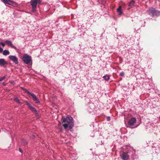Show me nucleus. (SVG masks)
Here are the masks:
<instances>
[{
    "mask_svg": "<svg viewBox=\"0 0 160 160\" xmlns=\"http://www.w3.org/2000/svg\"><path fill=\"white\" fill-rule=\"evenodd\" d=\"M15 101L16 102H17L18 103L21 104L20 102L19 99L18 98H16L15 99Z\"/></svg>",
    "mask_w": 160,
    "mask_h": 160,
    "instance_id": "a211bd4d",
    "label": "nucleus"
},
{
    "mask_svg": "<svg viewBox=\"0 0 160 160\" xmlns=\"http://www.w3.org/2000/svg\"><path fill=\"white\" fill-rule=\"evenodd\" d=\"M124 73L123 72H121L120 73V76L121 77H123L124 76Z\"/></svg>",
    "mask_w": 160,
    "mask_h": 160,
    "instance_id": "aec40b11",
    "label": "nucleus"
},
{
    "mask_svg": "<svg viewBox=\"0 0 160 160\" xmlns=\"http://www.w3.org/2000/svg\"><path fill=\"white\" fill-rule=\"evenodd\" d=\"M5 43L6 45H7L8 46L12 48L15 49H16V48L14 46L12 42L11 41L7 40L5 41Z\"/></svg>",
    "mask_w": 160,
    "mask_h": 160,
    "instance_id": "1a4fd4ad",
    "label": "nucleus"
},
{
    "mask_svg": "<svg viewBox=\"0 0 160 160\" xmlns=\"http://www.w3.org/2000/svg\"><path fill=\"white\" fill-rule=\"evenodd\" d=\"M5 44H5V43H3L2 42H0V45H2L3 47L5 46Z\"/></svg>",
    "mask_w": 160,
    "mask_h": 160,
    "instance_id": "4be33fe9",
    "label": "nucleus"
},
{
    "mask_svg": "<svg viewBox=\"0 0 160 160\" xmlns=\"http://www.w3.org/2000/svg\"><path fill=\"white\" fill-rule=\"evenodd\" d=\"M30 108L32 112L35 113V114L37 113V111L32 106Z\"/></svg>",
    "mask_w": 160,
    "mask_h": 160,
    "instance_id": "2eb2a0df",
    "label": "nucleus"
},
{
    "mask_svg": "<svg viewBox=\"0 0 160 160\" xmlns=\"http://www.w3.org/2000/svg\"><path fill=\"white\" fill-rule=\"evenodd\" d=\"M27 105L28 106L29 108H30L32 107L31 105L29 103H28Z\"/></svg>",
    "mask_w": 160,
    "mask_h": 160,
    "instance_id": "393cba45",
    "label": "nucleus"
},
{
    "mask_svg": "<svg viewBox=\"0 0 160 160\" xmlns=\"http://www.w3.org/2000/svg\"><path fill=\"white\" fill-rule=\"evenodd\" d=\"M9 59L16 64L18 63V58L14 55H10L8 57Z\"/></svg>",
    "mask_w": 160,
    "mask_h": 160,
    "instance_id": "39448f33",
    "label": "nucleus"
},
{
    "mask_svg": "<svg viewBox=\"0 0 160 160\" xmlns=\"http://www.w3.org/2000/svg\"><path fill=\"white\" fill-rule=\"evenodd\" d=\"M62 120L63 123V126L64 129L68 128L70 129L73 127V119L71 117L68 115L66 118L62 117Z\"/></svg>",
    "mask_w": 160,
    "mask_h": 160,
    "instance_id": "f257e3e1",
    "label": "nucleus"
},
{
    "mask_svg": "<svg viewBox=\"0 0 160 160\" xmlns=\"http://www.w3.org/2000/svg\"><path fill=\"white\" fill-rule=\"evenodd\" d=\"M24 91L27 92V93L29 94V92H30L26 88H21Z\"/></svg>",
    "mask_w": 160,
    "mask_h": 160,
    "instance_id": "f3484780",
    "label": "nucleus"
},
{
    "mask_svg": "<svg viewBox=\"0 0 160 160\" xmlns=\"http://www.w3.org/2000/svg\"><path fill=\"white\" fill-rule=\"evenodd\" d=\"M117 11L119 15H121L122 14V12L121 10V6H119L118 8L117 9Z\"/></svg>",
    "mask_w": 160,
    "mask_h": 160,
    "instance_id": "f8f14e48",
    "label": "nucleus"
},
{
    "mask_svg": "<svg viewBox=\"0 0 160 160\" xmlns=\"http://www.w3.org/2000/svg\"><path fill=\"white\" fill-rule=\"evenodd\" d=\"M10 53L9 51L8 50H5L3 51V54L5 56L9 55Z\"/></svg>",
    "mask_w": 160,
    "mask_h": 160,
    "instance_id": "ddd939ff",
    "label": "nucleus"
},
{
    "mask_svg": "<svg viewBox=\"0 0 160 160\" xmlns=\"http://www.w3.org/2000/svg\"><path fill=\"white\" fill-rule=\"evenodd\" d=\"M19 151L20 152H21L22 153V152L23 151H22V149L21 148H19Z\"/></svg>",
    "mask_w": 160,
    "mask_h": 160,
    "instance_id": "b1692460",
    "label": "nucleus"
},
{
    "mask_svg": "<svg viewBox=\"0 0 160 160\" xmlns=\"http://www.w3.org/2000/svg\"><path fill=\"white\" fill-rule=\"evenodd\" d=\"M149 14L152 15V16H158L159 15L160 12L159 11L156 10L153 8L149 9L148 10Z\"/></svg>",
    "mask_w": 160,
    "mask_h": 160,
    "instance_id": "20e7f679",
    "label": "nucleus"
},
{
    "mask_svg": "<svg viewBox=\"0 0 160 160\" xmlns=\"http://www.w3.org/2000/svg\"><path fill=\"white\" fill-rule=\"evenodd\" d=\"M5 4H7L9 5H13L14 4H16V3L14 2L11 1L10 0H1Z\"/></svg>",
    "mask_w": 160,
    "mask_h": 160,
    "instance_id": "9d476101",
    "label": "nucleus"
},
{
    "mask_svg": "<svg viewBox=\"0 0 160 160\" xmlns=\"http://www.w3.org/2000/svg\"><path fill=\"white\" fill-rule=\"evenodd\" d=\"M22 141V142L23 143V144L24 145H26L28 143L27 141L23 139Z\"/></svg>",
    "mask_w": 160,
    "mask_h": 160,
    "instance_id": "6ab92c4d",
    "label": "nucleus"
},
{
    "mask_svg": "<svg viewBox=\"0 0 160 160\" xmlns=\"http://www.w3.org/2000/svg\"><path fill=\"white\" fill-rule=\"evenodd\" d=\"M103 78H104L105 81H108L110 79V76L106 75L103 77Z\"/></svg>",
    "mask_w": 160,
    "mask_h": 160,
    "instance_id": "4468645a",
    "label": "nucleus"
},
{
    "mask_svg": "<svg viewBox=\"0 0 160 160\" xmlns=\"http://www.w3.org/2000/svg\"><path fill=\"white\" fill-rule=\"evenodd\" d=\"M26 103H27V105H28V103H28V102L27 101L26 102Z\"/></svg>",
    "mask_w": 160,
    "mask_h": 160,
    "instance_id": "bb28decb",
    "label": "nucleus"
},
{
    "mask_svg": "<svg viewBox=\"0 0 160 160\" xmlns=\"http://www.w3.org/2000/svg\"><path fill=\"white\" fill-rule=\"evenodd\" d=\"M5 78V76H4L3 77L0 78V81H3Z\"/></svg>",
    "mask_w": 160,
    "mask_h": 160,
    "instance_id": "412c9836",
    "label": "nucleus"
},
{
    "mask_svg": "<svg viewBox=\"0 0 160 160\" xmlns=\"http://www.w3.org/2000/svg\"><path fill=\"white\" fill-rule=\"evenodd\" d=\"M29 94L30 95L32 98L33 100L36 103H40V102L36 97V95L33 93L29 92Z\"/></svg>",
    "mask_w": 160,
    "mask_h": 160,
    "instance_id": "0eeeda50",
    "label": "nucleus"
},
{
    "mask_svg": "<svg viewBox=\"0 0 160 160\" xmlns=\"http://www.w3.org/2000/svg\"><path fill=\"white\" fill-rule=\"evenodd\" d=\"M22 59V61L26 64H28L32 62V58L31 56L27 54L23 56Z\"/></svg>",
    "mask_w": 160,
    "mask_h": 160,
    "instance_id": "7ed1b4c3",
    "label": "nucleus"
},
{
    "mask_svg": "<svg viewBox=\"0 0 160 160\" xmlns=\"http://www.w3.org/2000/svg\"><path fill=\"white\" fill-rule=\"evenodd\" d=\"M135 3V2L133 1H131L129 4L128 6L129 7H132L133 6Z\"/></svg>",
    "mask_w": 160,
    "mask_h": 160,
    "instance_id": "dca6fc26",
    "label": "nucleus"
},
{
    "mask_svg": "<svg viewBox=\"0 0 160 160\" xmlns=\"http://www.w3.org/2000/svg\"><path fill=\"white\" fill-rule=\"evenodd\" d=\"M3 49L1 47H0V52H3Z\"/></svg>",
    "mask_w": 160,
    "mask_h": 160,
    "instance_id": "5701e85b",
    "label": "nucleus"
},
{
    "mask_svg": "<svg viewBox=\"0 0 160 160\" xmlns=\"http://www.w3.org/2000/svg\"><path fill=\"white\" fill-rule=\"evenodd\" d=\"M121 156L123 160H128L129 159V155L127 153L123 152Z\"/></svg>",
    "mask_w": 160,
    "mask_h": 160,
    "instance_id": "6e6552de",
    "label": "nucleus"
},
{
    "mask_svg": "<svg viewBox=\"0 0 160 160\" xmlns=\"http://www.w3.org/2000/svg\"><path fill=\"white\" fill-rule=\"evenodd\" d=\"M110 117H107V121H109L110 120Z\"/></svg>",
    "mask_w": 160,
    "mask_h": 160,
    "instance_id": "a878e982",
    "label": "nucleus"
},
{
    "mask_svg": "<svg viewBox=\"0 0 160 160\" xmlns=\"http://www.w3.org/2000/svg\"><path fill=\"white\" fill-rule=\"evenodd\" d=\"M8 64L7 62L6 61L5 59L2 58L0 59V65L1 66H4Z\"/></svg>",
    "mask_w": 160,
    "mask_h": 160,
    "instance_id": "9b49d317",
    "label": "nucleus"
},
{
    "mask_svg": "<svg viewBox=\"0 0 160 160\" xmlns=\"http://www.w3.org/2000/svg\"><path fill=\"white\" fill-rule=\"evenodd\" d=\"M26 103H27V105H28V103H28V102L27 101L26 102Z\"/></svg>",
    "mask_w": 160,
    "mask_h": 160,
    "instance_id": "cd10ccee",
    "label": "nucleus"
},
{
    "mask_svg": "<svg viewBox=\"0 0 160 160\" xmlns=\"http://www.w3.org/2000/svg\"><path fill=\"white\" fill-rule=\"evenodd\" d=\"M42 0H31L30 1V4L32 7V11L34 12L36 11V8L37 4L41 3Z\"/></svg>",
    "mask_w": 160,
    "mask_h": 160,
    "instance_id": "f03ea898",
    "label": "nucleus"
},
{
    "mask_svg": "<svg viewBox=\"0 0 160 160\" xmlns=\"http://www.w3.org/2000/svg\"><path fill=\"white\" fill-rule=\"evenodd\" d=\"M136 120L135 118H132L129 120L128 122V125L129 126H133L136 122Z\"/></svg>",
    "mask_w": 160,
    "mask_h": 160,
    "instance_id": "423d86ee",
    "label": "nucleus"
}]
</instances>
